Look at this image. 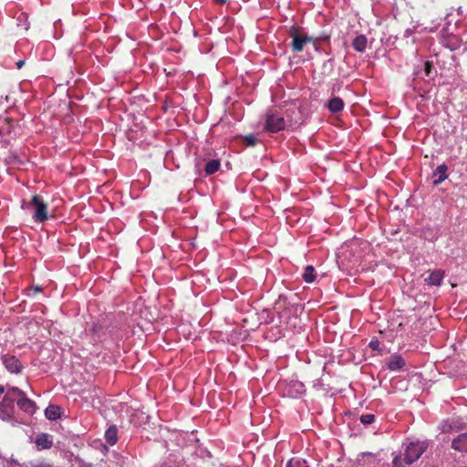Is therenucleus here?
<instances>
[{
	"instance_id": "nucleus-1",
	"label": "nucleus",
	"mask_w": 467,
	"mask_h": 467,
	"mask_svg": "<svg viewBox=\"0 0 467 467\" xmlns=\"http://www.w3.org/2000/svg\"><path fill=\"white\" fill-rule=\"evenodd\" d=\"M21 207L24 210H29L36 223H44L48 219L47 203L37 194L33 195L28 202L24 201Z\"/></svg>"
},
{
	"instance_id": "nucleus-2",
	"label": "nucleus",
	"mask_w": 467,
	"mask_h": 467,
	"mask_svg": "<svg viewBox=\"0 0 467 467\" xmlns=\"http://www.w3.org/2000/svg\"><path fill=\"white\" fill-rule=\"evenodd\" d=\"M288 33L289 36L292 38L290 46L293 52L303 51L306 44L314 41L312 36L303 33L302 29L296 26H292Z\"/></svg>"
},
{
	"instance_id": "nucleus-3",
	"label": "nucleus",
	"mask_w": 467,
	"mask_h": 467,
	"mask_svg": "<svg viewBox=\"0 0 467 467\" xmlns=\"http://www.w3.org/2000/svg\"><path fill=\"white\" fill-rule=\"evenodd\" d=\"M427 445L425 442H410L407 445L404 451L403 461L407 465L416 462L426 451Z\"/></svg>"
},
{
	"instance_id": "nucleus-4",
	"label": "nucleus",
	"mask_w": 467,
	"mask_h": 467,
	"mask_svg": "<svg viewBox=\"0 0 467 467\" xmlns=\"http://www.w3.org/2000/svg\"><path fill=\"white\" fill-rule=\"evenodd\" d=\"M285 121L284 118L276 113L268 112L265 115V130L269 132H278L285 130Z\"/></svg>"
},
{
	"instance_id": "nucleus-5",
	"label": "nucleus",
	"mask_w": 467,
	"mask_h": 467,
	"mask_svg": "<svg viewBox=\"0 0 467 467\" xmlns=\"http://www.w3.org/2000/svg\"><path fill=\"white\" fill-rule=\"evenodd\" d=\"M2 360L5 368L10 373L19 374L22 372L23 365L16 357L12 355H5L3 356Z\"/></svg>"
},
{
	"instance_id": "nucleus-6",
	"label": "nucleus",
	"mask_w": 467,
	"mask_h": 467,
	"mask_svg": "<svg viewBox=\"0 0 467 467\" xmlns=\"http://www.w3.org/2000/svg\"><path fill=\"white\" fill-rule=\"evenodd\" d=\"M5 397H4V402L6 404H12L15 400H18L19 398H21L25 392L22 391L17 387H8L5 388Z\"/></svg>"
},
{
	"instance_id": "nucleus-7",
	"label": "nucleus",
	"mask_w": 467,
	"mask_h": 467,
	"mask_svg": "<svg viewBox=\"0 0 467 467\" xmlns=\"http://www.w3.org/2000/svg\"><path fill=\"white\" fill-rule=\"evenodd\" d=\"M406 365L405 359L399 354H393L387 361V368L391 371H399Z\"/></svg>"
},
{
	"instance_id": "nucleus-8",
	"label": "nucleus",
	"mask_w": 467,
	"mask_h": 467,
	"mask_svg": "<svg viewBox=\"0 0 467 467\" xmlns=\"http://www.w3.org/2000/svg\"><path fill=\"white\" fill-rule=\"evenodd\" d=\"M36 445L39 451L48 450L53 446V441L49 434L40 433L36 438Z\"/></svg>"
},
{
	"instance_id": "nucleus-9",
	"label": "nucleus",
	"mask_w": 467,
	"mask_h": 467,
	"mask_svg": "<svg viewBox=\"0 0 467 467\" xmlns=\"http://www.w3.org/2000/svg\"><path fill=\"white\" fill-rule=\"evenodd\" d=\"M17 405L20 408V410H24L25 412H27L28 414H33L36 410V404L33 400H29L26 393L19 398L17 400Z\"/></svg>"
},
{
	"instance_id": "nucleus-10",
	"label": "nucleus",
	"mask_w": 467,
	"mask_h": 467,
	"mask_svg": "<svg viewBox=\"0 0 467 467\" xmlns=\"http://www.w3.org/2000/svg\"><path fill=\"white\" fill-rule=\"evenodd\" d=\"M451 447L456 451L467 452V432L455 438L451 442Z\"/></svg>"
},
{
	"instance_id": "nucleus-11",
	"label": "nucleus",
	"mask_w": 467,
	"mask_h": 467,
	"mask_svg": "<svg viewBox=\"0 0 467 467\" xmlns=\"http://www.w3.org/2000/svg\"><path fill=\"white\" fill-rule=\"evenodd\" d=\"M444 277V272L442 270H436L431 273L426 282L430 285H440Z\"/></svg>"
},
{
	"instance_id": "nucleus-12",
	"label": "nucleus",
	"mask_w": 467,
	"mask_h": 467,
	"mask_svg": "<svg viewBox=\"0 0 467 467\" xmlns=\"http://www.w3.org/2000/svg\"><path fill=\"white\" fill-rule=\"evenodd\" d=\"M447 171H448V167L445 164H441L436 168V170L433 172V176L438 175V179L434 180V182H433L434 185H438L439 183H441V182H443L444 180L447 179V177H448Z\"/></svg>"
},
{
	"instance_id": "nucleus-13",
	"label": "nucleus",
	"mask_w": 467,
	"mask_h": 467,
	"mask_svg": "<svg viewBox=\"0 0 467 467\" xmlns=\"http://www.w3.org/2000/svg\"><path fill=\"white\" fill-rule=\"evenodd\" d=\"M368 44L366 36L359 35L356 36L352 42V47L357 52H364Z\"/></svg>"
},
{
	"instance_id": "nucleus-14",
	"label": "nucleus",
	"mask_w": 467,
	"mask_h": 467,
	"mask_svg": "<svg viewBox=\"0 0 467 467\" xmlns=\"http://www.w3.org/2000/svg\"><path fill=\"white\" fill-rule=\"evenodd\" d=\"M327 108L331 112L337 113L343 109L344 102L342 99L335 97L328 101Z\"/></svg>"
},
{
	"instance_id": "nucleus-15",
	"label": "nucleus",
	"mask_w": 467,
	"mask_h": 467,
	"mask_svg": "<svg viewBox=\"0 0 467 467\" xmlns=\"http://www.w3.org/2000/svg\"><path fill=\"white\" fill-rule=\"evenodd\" d=\"M45 415L47 419L51 420L59 419L61 415L60 407L57 405H49L45 410Z\"/></svg>"
},
{
	"instance_id": "nucleus-16",
	"label": "nucleus",
	"mask_w": 467,
	"mask_h": 467,
	"mask_svg": "<svg viewBox=\"0 0 467 467\" xmlns=\"http://www.w3.org/2000/svg\"><path fill=\"white\" fill-rule=\"evenodd\" d=\"M105 439L110 445H114L118 441V430L116 426H110L105 432Z\"/></svg>"
},
{
	"instance_id": "nucleus-17",
	"label": "nucleus",
	"mask_w": 467,
	"mask_h": 467,
	"mask_svg": "<svg viewBox=\"0 0 467 467\" xmlns=\"http://www.w3.org/2000/svg\"><path fill=\"white\" fill-rule=\"evenodd\" d=\"M220 166H221V162L219 160H217V159L211 160L205 165V169H204L205 173L207 175H212L219 170Z\"/></svg>"
},
{
	"instance_id": "nucleus-18",
	"label": "nucleus",
	"mask_w": 467,
	"mask_h": 467,
	"mask_svg": "<svg viewBox=\"0 0 467 467\" xmlns=\"http://www.w3.org/2000/svg\"><path fill=\"white\" fill-rule=\"evenodd\" d=\"M303 279L306 283H312L316 279V270L312 265H307L305 268Z\"/></svg>"
},
{
	"instance_id": "nucleus-19",
	"label": "nucleus",
	"mask_w": 467,
	"mask_h": 467,
	"mask_svg": "<svg viewBox=\"0 0 467 467\" xmlns=\"http://www.w3.org/2000/svg\"><path fill=\"white\" fill-rule=\"evenodd\" d=\"M286 467H308L306 462L301 459H291Z\"/></svg>"
},
{
	"instance_id": "nucleus-20",
	"label": "nucleus",
	"mask_w": 467,
	"mask_h": 467,
	"mask_svg": "<svg viewBox=\"0 0 467 467\" xmlns=\"http://www.w3.org/2000/svg\"><path fill=\"white\" fill-rule=\"evenodd\" d=\"M375 420V415L374 414H363L360 416V421L364 425H369Z\"/></svg>"
},
{
	"instance_id": "nucleus-21",
	"label": "nucleus",
	"mask_w": 467,
	"mask_h": 467,
	"mask_svg": "<svg viewBox=\"0 0 467 467\" xmlns=\"http://www.w3.org/2000/svg\"><path fill=\"white\" fill-rule=\"evenodd\" d=\"M392 465H393V467H405L402 464V458L400 455H397L394 457V459L392 461Z\"/></svg>"
},
{
	"instance_id": "nucleus-22",
	"label": "nucleus",
	"mask_w": 467,
	"mask_h": 467,
	"mask_svg": "<svg viewBox=\"0 0 467 467\" xmlns=\"http://www.w3.org/2000/svg\"><path fill=\"white\" fill-rule=\"evenodd\" d=\"M432 68V63L431 61H425L424 72L426 76H430Z\"/></svg>"
},
{
	"instance_id": "nucleus-23",
	"label": "nucleus",
	"mask_w": 467,
	"mask_h": 467,
	"mask_svg": "<svg viewBox=\"0 0 467 467\" xmlns=\"http://www.w3.org/2000/svg\"><path fill=\"white\" fill-rule=\"evenodd\" d=\"M244 140H245V141H247V143H248L249 145H251V146H254V145H255V143H256V139H255V137H254V136H253V135H248V136H246Z\"/></svg>"
},
{
	"instance_id": "nucleus-24",
	"label": "nucleus",
	"mask_w": 467,
	"mask_h": 467,
	"mask_svg": "<svg viewBox=\"0 0 467 467\" xmlns=\"http://www.w3.org/2000/svg\"><path fill=\"white\" fill-rule=\"evenodd\" d=\"M369 347H370L372 349H374V350L378 349V348H379V341H377V340H376V341L371 340V341L369 342Z\"/></svg>"
},
{
	"instance_id": "nucleus-25",
	"label": "nucleus",
	"mask_w": 467,
	"mask_h": 467,
	"mask_svg": "<svg viewBox=\"0 0 467 467\" xmlns=\"http://www.w3.org/2000/svg\"><path fill=\"white\" fill-rule=\"evenodd\" d=\"M25 64V61L24 60H19L16 62V67L18 69L22 68V67L24 66Z\"/></svg>"
},
{
	"instance_id": "nucleus-26",
	"label": "nucleus",
	"mask_w": 467,
	"mask_h": 467,
	"mask_svg": "<svg viewBox=\"0 0 467 467\" xmlns=\"http://www.w3.org/2000/svg\"><path fill=\"white\" fill-rule=\"evenodd\" d=\"M31 289L34 290V295H36V293L42 291V288L40 286H38V285H36V286H35V287H33Z\"/></svg>"
},
{
	"instance_id": "nucleus-27",
	"label": "nucleus",
	"mask_w": 467,
	"mask_h": 467,
	"mask_svg": "<svg viewBox=\"0 0 467 467\" xmlns=\"http://www.w3.org/2000/svg\"><path fill=\"white\" fill-rule=\"evenodd\" d=\"M217 4L223 5L227 2V0H215Z\"/></svg>"
}]
</instances>
